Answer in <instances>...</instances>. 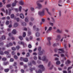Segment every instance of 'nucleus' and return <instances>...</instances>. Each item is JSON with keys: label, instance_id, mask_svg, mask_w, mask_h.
Returning a JSON list of instances; mask_svg holds the SVG:
<instances>
[{"label": "nucleus", "instance_id": "63", "mask_svg": "<svg viewBox=\"0 0 73 73\" xmlns=\"http://www.w3.org/2000/svg\"><path fill=\"white\" fill-rule=\"evenodd\" d=\"M9 45L10 46H13V44L10 42L9 43Z\"/></svg>", "mask_w": 73, "mask_h": 73}, {"label": "nucleus", "instance_id": "9", "mask_svg": "<svg viewBox=\"0 0 73 73\" xmlns=\"http://www.w3.org/2000/svg\"><path fill=\"white\" fill-rule=\"evenodd\" d=\"M18 44H21V45H23V47H24V45H25V43L23 41H19L18 42Z\"/></svg>", "mask_w": 73, "mask_h": 73}, {"label": "nucleus", "instance_id": "53", "mask_svg": "<svg viewBox=\"0 0 73 73\" xmlns=\"http://www.w3.org/2000/svg\"><path fill=\"white\" fill-rule=\"evenodd\" d=\"M48 31H52V27H50L48 28Z\"/></svg>", "mask_w": 73, "mask_h": 73}, {"label": "nucleus", "instance_id": "5", "mask_svg": "<svg viewBox=\"0 0 73 73\" xmlns=\"http://www.w3.org/2000/svg\"><path fill=\"white\" fill-rule=\"evenodd\" d=\"M17 3H18V1L16 0H15V2L13 3L12 4V7H15Z\"/></svg>", "mask_w": 73, "mask_h": 73}, {"label": "nucleus", "instance_id": "2", "mask_svg": "<svg viewBox=\"0 0 73 73\" xmlns=\"http://www.w3.org/2000/svg\"><path fill=\"white\" fill-rule=\"evenodd\" d=\"M38 68L41 69L42 71H44L45 70V68L44 67V66L42 65H40L38 66Z\"/></svg>", "mask_w": 73, "mask_h": 73}, {"label": "nucleus", "instance_id": "16", "mask_svg": "<svg viewBox=\"0 0 73 73\" xmlns=\"http://www.w3.org/2000/svg\"><path fill=\"white\" fill-rule=\"evenodd\" d=\"M44 9L45 10H46V11L48 13V14H49V15H50L51 14L50 13H49V10L47 8H44Z\"/></svg>", "mask_w": 73, "mask_h": 73}, {"label": "nucleus", "instance_id": "38", "mask_svg": "<svg viewBox=\"0 0 73 73\" xmlns=\"http://www.w3.org/2000/svg\"><path fill=\"white\" fill-rule=\"evenodd\" d=\"M0 54L1 55L3 56V55H4V53L3 51H1L0 52Z\"/></svg>", "mask_w": 73, "mask_h": 73}, {"label": "nucleus", "instance_id": "30", "mask_svg": "<svg viewBox=\"0 0 73 73\" xmlns=\"http://www.w3.org/2000/svg\"><path fill=\"white\" fill-rule=\"evenodd\" d=\"M35 69H36V68H35V67H34L33 68H31L30 69L31 72H32L33 70H35Z\"/></svg>", "mask_w": 73, "mask_h": 73}, {"label": "nucleus", "instance_id": "61", "mask_svg": "<svg viewBox=\"0 0 73 73\" xmlns=\"http://www.w3.org/2000/svg\"><path fill=\"white\" fill-rule=\"evenodd\" d=\"M29 48H32V45L31 44H29L28 45Z\"/></svg>", "mask_w": 73, "mask_h": 73}, {"label": "nucleus", "instance_id": "10", "mask_svg": "<svg viewBox=\"0 0 73 73\" xmlns=\"http://www.w3.org/2000/svg\"><path fill=\"white\" fill-rule=\"evenodd\" d=\"M59 50H60V51H61V52L60 51H59L58 52V53H64V50L62 49H58Z\"/></svg>", "mask_w": 73, "mask_h": 73}, {"label": "nucleus", "instance_id": "20", "mask_svg": "<svg viewBox=\"0 0 73 73\" xmlns=\"http://www.w3.org/2000/svg\"><path fill=\"white\" fill-rule=\"evenodd\" d=\"M40 36V34L39 33H36V37H39Z\"/></svg>", "mask_w": 73, "mask_h": 73}, {"label": "nucleus", "instance_id": "62", "mask_svg": "<svg viewBox=\"0 0 73 73\" xmlns=\"http://www.w3.org/2000/svg\"><path fill=\"white\" fill-rule=\"evenodd\" d=\"M5 19H6V17H3V18H1V20H5Z\"/></svg>", "mask_w": 73, "mask_h": 73}, {"label": "nucleus", "instance_id": "60", "mask_svg": "<svg viewBox=\"0 0 73 73\" xmlns=\"http://www.w3.org/2000/svg\"><path fill=\"white\" fill-rule=\"evenodd\" d=\"M31 9L32 11H34L35 10V9H34V8L33 7H31Z\"/></svg>", "mask_w": 73, "mask_h": 73}, {"label": "nucleus", "instance_id": "3", "mask_svg": "<svg viewBox=\"0 0 73 73\" xmlns=\"http://www.w3.org/2000/svg\"><path fill=\"white\" fill-rule=\"evenodd\" d=\"M38 58L39 60H41V56H41L43 54L42 52H39L38 53Z\"/></svg>", "mask_w": 73, "mask_h": 73}, {"label": "nucleus", "instance_id": "36", "mask_svg": "<svg viewBox=\"0 0 73 73\" xmlns=\"http://www.w3.org/2000/svg\"><path fill=\"white\" fill-rule=\"evenodd\" d=\"M51 63H52L51 62H49L48 64V67H50V64H51Z\"/></svg>", "mask_w": 73, "mask_h": 73}, {"label": "nucleus", "instance_id": "18", "mask_svg": "<svg viewBox=\"0 0 73 73\" xmlns=\"http://www.w3.org/2000/svg\"><path fill=\"white\" fill-rule=\"evenodd\" d=\"M16 31L15 29H14L13 31L12 32V33L14 34V35H15V34H16Z\"/></svg>", "mask_w": 73, "mask_h": 73}, {"label": "nucleus", "instance_id": "64", "mask_svg": "<svg viewBox=\"0 0 73 73\" xmlns=\"http://www.w3.org/2000/svg\"><path fill=\"white\" fill-rule=\"evenodd\" d=\"M16 48L17 50H19V49H20V47L19 46H17L16 47Z\"/></svg>", "mask_w": 73, "mask_h": 73}, {"label": "nucleus", "instance_id": "58", "mask_svg": "<svg viewBox=\"0 0 73 73\" xmlns=\"http://www.w3.org/2000/svg\"><path fill=\"white\" fill-rule=\"evenodd\" d=\"M24 58H23L22 57H21L20 58V60H21V61H23H23H24Z\"/></svg>", "mask_w": 73, "mask_h": 73}, {"label": "nucleus", "instance_id": "22", "mask_svg": "<svg viewBox=\"0 0 73 73\" xmlns=\"http://www.w3.org/2000/svg\"><path fill=\"white\" fill-rule=\"evenodd\" d=\"M19 4L20 5H24V2L22 1H21L19 2Z\"/></svg>", "mask_w": 73, "mask_h": 73}, {"label": "nucleus", "instance_id": "56", "mask_svg": "<svg viewBox=\"0 0 73 73\" xmlns=\"http://www.w3.org/2000/svg\"><path fill=\"white\" fill-rule=\"evenodd\" d=\"M58 49L57 48H56L54 49V51L55 52H57L58 51Z\"/></svg>", "mask_w": 73, "mask_h": 73}, {"label": "nucleus", "instance_id": "32", "mask_svg": "<svg viewBox=\"0 0 73 73\" xmlns=\"http://www.w3.org/2000/svg\"><path fill=\"white\" fill-rule=\"evenodd\" d=\"M60 62L59 61H57L56 63V65H60Z\"/></svg>", "mask_w": 73, "mask_h": 73}, {"label": "nucleus", "instance_id": "41", "mask_svg": "<svg viewBox=\"0 0 73 73\" xmlns=\"http://www.w3.org/2000/svg\"><path fill=\"white\" fill-rule=\"evenodd\" d=\"M14 57L15 59L16 60H17V58H18V57H17V56L16 55H14Z\"/></svg>", "mask_w": 73, "mask_h": 73}, {"label": "nucleus", "instance_id": "13", "mask_svg": "<svg viewBox=\"0 0 73 73\" xmlns=\"http://www.w3.org/2000/svg\"><path fill=\"white\" fill-rule=\"evenodd\" d=\"M46 59V56H43L42 57V60L43 61H45V60Z\"/></svg>", "mask_w": 73, "mask_h": 73}, {"label": "nucleus", "instance_id": "33", "mask_svg": "<svg viewBox=\"0 0 73 73\" xmlns=\"http://www.w3.org/2000/svg\"><path fill=\"white\" fill-rule=\"evenodd\" d=\"M42 3V2H44V0H40L39 1H38L36 2V3Z\"/></svg>", "mask_w": 73, "mask_h": 73}, {"label": "nucleus", "instance_id": "47", "mask_svg": "<svg viewBox=\"0 0 73 73\" xmlns=\"http://www.w3.org/2000/svg\"><path fill=\"white\" fill-rule=\"evenodd\" d=\"M30 56V54L28 52L27 54H26V56L27 57H29Z\"/></svg>", "mask_w": 73, "mask_h": 73}, {"label": "nucleus", "instance_id": "45", "mask_svg": "<svg viewBox=\"0 0 73 73\" xmlns=\"http://www.w3.org/2000/svg\"><path fill=\"white\" fill-rule=\"evenodd\" d=\"M32 64H33L34 65H36V63L34 60H33L32 62Z\"/></svg>", "mask_w": 73, "mask_h": 73}, {"label": "nucleus", "instance_id": "35", "mask_svg": "<svg viewBox=\"0 0 73 73\" xmlns=\"http://www.w3.org/2000/svg\"><path fill=\"white\" fill-rule=\"evenodd\" d=\"M11 5L10 4H8L7 5L6 7L7 8H9L11 7Z\"/></svg>", "mask_w": 73, "mask_h": 73}, {"label": "nucleus", "instance_id": "34", "mask_svg": "<svg viewBox=\"0 0 73 73\" xmlns=\"http://www.w3.org/2000/svg\"><path fill=\"white\" fill-rule=\"evenodd\" d=\"M2 40H5V36L4 35L2 36Z\"/></svg>", "mask_w": 73, "mask_h": 73}, {"label": "nucleus", "instance_id": "28", "mask_svg": "<svg viewBox=\"0 0 73 73\" xmlns=\"http://www.w3.org/2000/svg\"><path fill=\"white\" fill-rule=\"evenodd\" d=\"M18 25H19V24H18V23H16L14 24V26L15 27H17Z\"/></svg>", "mask_w": 73, "mask_h": 73}, {"label": "nucleus", "instance_id": "59", "mask_svg": "<svg viewBox=\"0 0 73 73\" xmlns=\"http://www.w3.org/2000/svg\"><path fill=\"white\" fill-rule=\"evenodd\" d=\"M54 56L55 57L57 56V57H59V56L58 55L56 54H54Z\"/></svg>", "mask_w": 73, "mask_h": 73}, {"label": "nucleus", "instance_id": "6", "mask_svg": "<svg viewBox=\"0 0 73 73\" xmlns=\"http://www.w3.org/2000/svg\"><path fill=\"white\" fill-rule=\"evenodd\" d=\"M36 26L34 25L33 27V30H35L36 31H39V29L38 28H36Z\"/></svg>", "mask_w": 73, "mask_h": 73}, {"label": "nucleus", "instance_id": "37", "mask_svg": "<svg viewBox=\"0 0 73 73\" xmlns=\"http://www.w3.org/2000/svg\"><path fill=\"white\" fill-rule=\"evenodd\" d=\"M25 36H26V33L24 32L23 34V37H25Z\"/></svg>", "mask_w": 73, "mask_h": 73}, {"label": "nucleus", "instance_id": "19", "mask_svg": "<svg viewBox=\"0 0 73 73\" xmlns=\"http://www.w3.org/2000/svg\"><path fill=\"white\" fill-rule=\"evenodd\" d=\"M21 25L22 26H26L27 24L24 22H23L21 23Z\"/></svg>", "mask_w": 73, "mask_h": 73}, {"label": "nucleus", "instance_id": "8", "mask_svg": "<svg viewBox=\"0 0 73 73\" xmlns=\"http://www.w3.org/2000/svg\"><path fill=\"white\" fill-rule=\"evenodd\" d=\"M19 16L21 19H24V14H23L22 13L20 14Z\"/></svg>", "mask_w": 73, "mask_h": 73}, {"label": "nucleus", "instance_id": "39", "mask_svg": "<svg viewBox=\"0 0 73 73\" xmlns=\"http://www.w3.org/2000/svg\"><path fill=\"white\" fill-rule=\"evenodd\" d=\"M11 55L10 54H8L7 56V58H11Z\"/></svg>", "mask_w": 73, "mask_h": 73}, {"label": "nucleus", "instance_id": "1", "mask_svg": "<svg viewBox=\"0 0 73 73\" xmlns=\"http://www.w3.org/2000/svg\"><path fill=\"white\" fill-rule=\"evenodd\" d=\"M45 11L42 10V11H39L38 12V14L40 16H43L45 15Z\"/></svg>", "mask_w": 73, "mask_h": 73}, {"label": "nucleus", "instance_id": "12", "mask_svg": "<svg viewBox=\"0 0 73 73\" xmlns=\"http://www.w3.org/2000/svg\"><path fill=\"white\" fill-rule=\"evenodd\" d=\"M47 39L49 42V43H47V44L48 45H50V40H51V38L50 37H48Z\"/></svg>", "mask_w": 73, "mask_h": 73}, {"label": "nucleus", "instance_id": "4", "mask_svg": "<svg viewBox=\"0 0 73 73\" xmlns=\"http://www.w3.org/2000/svg\"><path fill=\"white\" fill-rule=\"evenodd\" d=\"M36 4L38 7V9H40L41 8H42V5L39 3H37L36 2Z\"/></svg>", "mask_w": 73, "mask_h": 73}, {"label": "nucleus", "instance_id": "25", "mask_svg": "<svg viewBox=\"0 0 73 73\" xmlns=\"http://www.w3.org/2000/svg\"><path fill=\"white\" fill-rule=\"evenodd\" d=\"M4 53L7 55L8 54H9V52L8 51H6L4 52Z\"/></svg>", "mask_w": 73, "mask_h": 73}, {"label": "nucleus", "instance_id": "27", "mask_svg": "<svg viewBox=\"0 0 73 73\" xmlns=\"http://www.w3.org/2000/svg\"><path fill=\"white\" fill-rule=\"evenodd\" d=\"M7 60V58L5 57H3L2 58V60L3 61H6Z\"/></svg>", "mask_w": 73, "mask_h": 73}, {"label": "nucleus", "instance_id": "23", "mask_svg": "<svg viewBox=\"0 0 73 73\" xmlns=\"http://www.w3.org/2000/svg\"><path fill=\"white\" fill-rule=\"evenodd\" d=\"M25 22H28L29 21L28 20V18L27 17H25Z\"/></svg>", "mask_w": 73, "mask_h": 73}, {"label": "nucleus", "instance_id": "52", "mask_svg": "<svg viewBox=\"0 0 73 73\" xmlns=\"http://www.w3.org/2000/svg\"><path fill=\"white\" fill-rule=\"evenodd\" d=\"M64 46L65 48H66V50H68V49H67V46H66V44H64Z\"/></svg>", "mask_w": 73, "mask_h": 73}, {"label": "nucleus", "instance_id": "29", "mask_svg": "<svg viewBox=\"0 0 73 73\" xmlns=\"http://www.w3.org/2000/svg\"><path fill=\"white\" fill-rule=\"evenodd\" d=\"M15 17V15L14 14H12L11 15V19H13Z\"/></svg>", "mask_w": 73, "mask_h": 73}, {"label": "nucleus", "instance_id": "11", "mask_svg": "<svg viewBox=\"0 0 73 73\" xmlns=\"http://www.w3.org/2000/svg\"><path fill=\"white\" fill-rule=\"evenodd\" d=\"M56 32L58 33H63V32H62V30L60 31L59 29H57L56 31Z\"/></svg>", "mask_w": 73, "mask_h": 73}, {"label": "nucleus", "instance_id": "31", "mask_svg": "<svg viewBox=\"0 0 73 73\" xmlns=\"http://www.w3.org/2000/svg\"><path fill=\"white\" fill-rule=\"evenodd\" d=\"M57 38L58 39H60L61 38V35H57Z\"/></svg>", "mask_w": 73, "mask_h": 73}, {"label": "nucleus", "instance_id": "24", "mask_svg": "<svg viewBox=\"0 0 73 73\" xmlns=\"http://www.w3.org/2000/svg\"><path fill=\"white\" fill-rule=\"evenodd\" d=\"M25 16H27V14H28V13L27 12L28 11V9H27L26 10H25Z\"/></svg>", "mask_w": 73, "mask_h": 73}, {"label": "nucleus", "instance_id": "7", "mask_svg": "<svg viewBox=\"0 0 73 73\" xmlns=\"http://www.w3.org/2000/svg\"><path fill=\"white\" fill-rule=\"evenodd\" d=\"M38 50L39 51V52H42V53H45V51L44 50H43L42 51H41V47H39L38 48ZM38 52V53H39Z\"/></svg>", "mask_w": 73, "mask_h": 73}, {"label": "nucleus", "instance_id": "14", "mask_svg": "<svg viewBox=\"0 0 73 73\" xmlns=\"http://www.w3.org/2000/svg\"><path fill=\"white\" fill-rule=\"evenodd\" d=\"M3 64L4 65H9V62H8V61L4 62H3Z\"/></svg>", "mask_w": 73, "mask_h": 73}, {"label": "nucleus", "instance_id": "21", "mask_svg": "<svg viewBox=\"0 0 73 73\" xmlns=\"http://www.w3.org/2000/svg\"><path fill=\"white\" fill-rule=\"evenodd\" d=\"M12 11V10L10 9H9V12L8 14L9 15H10L11 14V12Z\"/></svg>", "mask_w": 73, "mask_h": 73}, {"label": "nucleus", "instance_id": "46", "mask_svg": "<svg viewBox=\"0 0 73 73\" xmlns=\"http://www.w3.org/2000/svg\"><path fill=\"white\" fill-rule=\"evenodd\" d=\"M32 34V33H31V32L29 31L28 33V36H29Z\"/></svg>", "mask_w": 73, "mask_h": 73}, {"label": "nucleus", "instance_id": "43", "mask_svg": "<svg viewBox=\"0 0 73 73\" xmlns=\"http://www.w3.org/2000/svg\"><path fill=\"white\" fill-rule=\"evenodd\" d=\"M10 62H13L14 61V60L13 58H11L10 60Z\"/></svg>", "mask_w": 73, "mask_h": 73}, {"label": "nucleus", "instance_id": "42", "mask_svg": "<svg viewBox=\"0 0 73 73\" xmlns=\"http://www.w3.org/2000/svg\"><path fill=\"white\" fill-rule=\"evenodd\" d=\"M19 39H20V40L21 41H22V40H23V37H22V36H19Z\"/></svg>", "mask_w": 73, "mask_h": 73}, {"label": "nucleus", "instance_id": "57", "mask_svg": "<svg viewBox=\"0 0 73 73\" xmlns=\"http://www.w3.org/2000/svg\"><path fill=\"white\" fill-rule=\"evenodd\" d=\"M72 68V66L68 67V68L67 70H70V69H71Z\"/></svg>", "mask_w": 73, "mask_h": 73}, {"label": "nucleus", "instance_id": "40", "mask_svg": "<svg viewBox=\"0 0 73 73\" xmlns=\"http://www.w3.org/2000/svg\"><path fill=\"white\" fill-rule=\"evenodd\" d=\"M33 59L35 60H36L37 59V56H34L33 57Z\"/></svg>", "mask_w": 73, "mask_h": 73}, {"label": "nucleus", "instance_id": "51", "mask_svg": "<svg viewBox=\"0 0 73 73\" xmlns=\"http://www.w3.org/2000/svg\"><path fill=\"white\" fill-rule=\"evenodd\" d=\"M11 49L12 50L14 51L16 50V48L14 47H12L11 48Z\"/></svg>", "mask_w": 73, "mask_h": 73}, {"label": "nucleus", "instance_id": "17", "mask_svg": "<svg viewBox=\"0 0 73 73\" xmlns=\"http://www.w3.org/2000/svg\"><path fill=\"white\" fill-rule=\"evenodd\" d=\"M35 72L36 73H42V71L40 70H39L38 71H37V70H36Z\"/></svg>", "mask_w": 73, "mask_h": 73}, {"label": "nucleus", "instance_id": "48", "mask_svg": "<svg viewBox=\"0 0 73 73\" xmlns=\"http://www.w3.org/2000/svg\"><path fill=\"white\" fill-rule=\"evenodd\" d=\"M9 21H7L6 23V25H9Z\"/></svg>", "mask_w": 73, "mask_h": 73}, {"label": "nucleus", "instance_id": "50", "mask_svg": "<svg viewBox=\"0 0 73 73\" xmlns=\"http://www.w3.org/2000/svg\"><path fill=\"white\" fill-rule=\"evenodd\" d=\"M14 64L13 65V66H16V65H17V62H14Z\"/></svg>", "mask_w": 73, "mask_h": 73}, {"label": "nucleus", "instance_id": "26", "mask_svg": "<svg viewBox=\"0 0 73 73\" xmlns=\"http://www.w3.org/2000/svg\"><path fill=\"white\" fill-rule=\"evenodd\" d=\"M9 70V68L6 69L4 70V71L5 72H8Z\"/></svg>", "mask_w": 73, "mask_h": 73}, {"label": "nucleus", "instance_id": "44", "mask_svg": "<svg viewBox=\"0 0 73 73\" xmlns=\"http://www.w3.org/2000/svg\"><path fill=\"white\" fill-rule=\"evenodd\" d=\"M11 54L12 55H15L16 54V52H15L13 51L11 52Z\"/></svg>", "mask_w": 73, "mask_h": 73}, {"label": "nucleus", "instance_id": "49", "mask_svg": "<svg viewBox=\"0 0 73 73\" xmlns=\"http://www.w3.org/2000/svg\"><path fill=\"white\" fill-rule=\"evenodd\" d=\"M4 45V43L3 42L0 43V46H2Z\"/></svg>", "mask_w": 73, "mask_h": 73}, {"label": "nucleus", "instance_id": "15", "mask_svg": "<svg viewBox=\"0 0 73 73\" xmlns=\"http://www.w3.org/2000/svg\"><path fill=\"white\" fill-rule=\"evenodd\" d=\"M28 58H25L24 59V61L25 62H28Z\"/></svg>", "mask_w": 73, "mask_h": 73}, {"label": "nucleus", "instance_id": "54", "mask_svg": "<svg viewBox=\"0 0 73 73\" xmlns=\"http://www.w3.org/2000/svg\"><path fill=\"white\" fill-rule=\"evenodd\" d=\"M22 8V7L21 6H20L19 7V10L20 12L21 11V9Z\"/></svg>", "mask_w": 73, "mask_h": 73}, {"label": "nucleus", "instance_id": "55", "mask_svg": "<svg viewBox=\"0 0 73 73\" xmlns=\"http://www.w3.org/2000/svg\"><path fill=\"white\" fill-rule=\"evenodd\" d=\"M59 17L61 16V11H59Z\"/></svg>", "mask_w": 73, "mask_h": 73}]
</instances>
